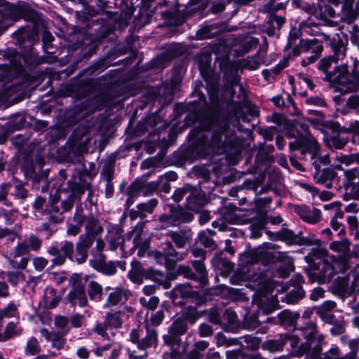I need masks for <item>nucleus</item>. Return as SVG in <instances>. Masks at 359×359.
I'll return each mask as SVG.
<instances>
[{"label": "nucleus", "mask_w": 359, "mask_h": 359, "mask_svg": "<svg viewBox=\"0 0 359 359\" xmlns=\"http://www.w3.org/2000/svg\"><path fill=\"white\" fill-rule=\"evenodd\" d=\"M200 131L192 130L199 144L205 149L222 154L238 155L241 151L240 139L231 129L227 121L207 119L201 123Z\"/></svg>", "instance_id": "obj_1"}, {"label": "nucleus", "mask_w": 359, "mask_h": 359, "mask_svg": "<svg viewBox=\"0 0 359 359\" xmlns=\"http://www.w3.org/2000/svg\"><path fill=\"white\" fill-rule=\"evenodd\" d=\"M191 298L194 299L196 306H189L184 309L181 314H178L168 328L167 334L163 335V343L172 349V358L180 359V354L175 351L182 343L181 337L188 330V324L194 325L198 318L197 306L203 304L206 301L211 299L210 290H205L202 294L196 292L191 293Z\"/></svg>", "instance_id": "obj_2"}, {"label": "nucleus", "mask_w": 359, "mask_h": 359, "mask_svg": "<svg viewBox=\"0 0 359 359\" xmlns=\"http://www.w3.org/2000/svg\"><path fill=\"white\" fill-rule=\"evenodd\" d=\"M309 280L319 284H330L333 293L342 294L347 292L349 284V276L353 278L351 288L353 291H359V271H306Z\"/></svg>", "instance_id": "obj_3"}, {"label": "nucleus", "mask_w": 359, "mask_h": 359, "mask_svg": "<svg viewBox=\"0 0 359 359\" xmlns=\"http://www.w3.org/2000/svg\"><path fill=\"white\" fill-rule=\"evenodd\" d=\"M316 333V324L312 322L306 323L299 329H296L295 333L283 334L285 345L290 344L293 355H303L311 348V340Z\"/></svg>", "instance_id": "obj_4"}, {"label": "nucleus", "mask_w": 359, "mask_h": 359, "mask_svg": "<svg viewBox=\"0 0 359 359\" xmlns=\"http://www.w3.org/2000/svg\"><path fill=\"white\" fill-rule=\"evenodd\" d=\"M114 92V89H109L79 104L72 111L74 119L78 121L96 110H100L104 106L115 104L118 100H116V96L112 95Z\"/></svg>", "instance_id": "obj_5"}, {"label": "nucleus", "mask_w": 359, "mask_h": 359, "mask_svg": "<svg viewBox=\"0 0 359 359\" xmlns=\"http://www.w3.org/2000/svg\"><path fill=\"white\" fill-rule=\"evenodd\" d=\"M240 77L235 75L232 77L231 81V86H228L225 88L224 94L227 95L228 102V109L229 115L234 116L237 121L242 120L243 121H247V116L241 106V102H244L248 97L247 92L244 89L242 85H239L240 95H238L239 102H234L233 97L235 95V90L233 89L234 86H237L239 83Z\"/></svg>", "instance_id": "obj_6"}, {"label": "nucleus", "mask_w": 359, "mask_h": 359, "mask_svg": "<svg viewBox=\"0 0 359 359\" xmlns=\"http://www.w3.org/2000/svg\"><path fill=\"white\" fill-rule=\"evenodd\" d=\"M168 207L169 211L158 217V221L161 224V228L177 226L182 224L189 223L194 219V215L182 206L170 205Z\"/></svg>", "instance_id": "obj_7"}, {"label": "nucleus", "mask_w": 359, "mask_h": 359, "mask_svg": "<svg viewBox=\"0 0 359 359\" xmlns=\"http://www.w3.org/2000/svg\"><path fill=\"white\" fill-rule=\"evenodd\" d=\"M152 255L156 262L166 269H174L177 262L184 259L183 254L177 252L170 241L164 243L162 252L155 251Z\"/></svg>", "instance_id": "obj_8"}, {"label": "nucleus", "mask_w": 359, "mask_h": 359, "mask_svg": "<svg viewBox=\"0 0 359 359\" xmlns=\"http://www.w3.org/2000/svg\"><path fill=\"white\" fill-rule=\"evenodd\" d=\"M304 283V278L303 276L299 273H295L284 287L285 290H288L289 286L293 287V289L283 297L282 301L288 304H295L304 298L306 292L302 286V284Z\"/></svg>", "instance_id": "obj_9"}, {"label": "nucleus", "mask_w": 359, "mask_h": 359, "mask_svg": "<svg viewBox=\"0 0 359 359\" xmlns=\"http://www.w3.org/2000/svg\"><path fill=\"white\" fill-rule=\"evenodd\" d=\"M48 253L53 257L51 259V267L60 266L65 264L67 258L74 252V244L71 241H65L60 247L57 243L51 245L47 250Z\"/></svg>", "instance_id": "obj_10"}, {"label": "nucleus", "mask_w": 359, "mask_h": 359, "mask_svg": "<svg viewBox=\"0 0 359 359\" xmlns=\"http://www.w3.org/2000/svg\"><path fill=\"white\" fill-rule=\"evenodd\" d=\"M72 288L67 295V299L70 304L75 306L78 304L81 308L86 306L88 304V299L84 286L81 282H76L74 278L70 279Z\"/></svg>", "instance_id": "obj_11"}, {"label": "nucleus", "mask_w": 359, "mask_h": 359, "mask_svg": "<svg viewBox=\"0 0 359 359\" xmlns=\"http://www.w3.org/2000/svg\"><path fill=\"white\" fill-rule=\"evenodd\" d=\"M302 153H309L311 154V160L313 163L316 161L317 163L326 165L330 163V156L328 154L322 155L320 153V145L313 137H306L303 143Z\"/></svg>", "instance_id": "obj_12"}, {"label": "nucleus", "mask_w": 359, "mask_h": 359, "mask_svg": "<svg viewBox=\"0 0 359 359\" xmlns=\"http://www.w3.org/2000/svg\"><path fill=\"white\" fill-rule=\"evenodd\" d=\"M264 293L263 297H261L258 302V308L259 311H262L264 313H270L277 309L278 299L276 297L271 295L267 297V294L271 293L273 290V285L268 280L263 283Z\"/></svg>", "instance_id": "obj_13"}, {"label": "nucleus", "mask_w": 359, "mask_h": 359, "mask_svg": "<svg viewBox=\"0 0 359 359\" xmlns=\"http://www.w3.org/2000/svg\"><path fill=\"white\" fill-rule=\"evenodd\" d=\"M329 253L328 251L320 247L313 248L304 257L305 261L309 264L310 269H319L321 263L325 266L322 269H327Z\"/></svg>", "instance_id": "obj_14"}, {"label": "nucleus", "mask_w": 359, "mask_h": 359, "mask_svg": "<svg viewBox=\"0 0 359 359\" xmlns=\"http://www.w3.org/2000/svg\"><path fill=\"white\" fill-rule=\"evenodd\" d=\"M323 50L322 42L317 39H301L299 43L292 49L294 56H299L302 53L312 54H321Z\"/></svg>", "instance_id": "obj_15"}, {"label": "nucleus", "mask_w": 359, "mask_h": 359, "mask_svg": "<svg viewBox=\"0 0 359 359\" xmlns=\"http://www.w3.org/2000/svg\"><path fill=\"white\" fill-rule=\"evenodd\" d=\"M93 258L90 259V266L94 269H124L126 262L124 261L114 262L109 261L107 264L105 262V256L102 252H95L92 250Z\"/></svg>", "instance_id": "obj_16"}, {"label": "nucleus", "mask_w": 359, "mask_h": 359, "mask_svg": "<svg viewBox=\"0 0 359 359\" xmlns=\"http://www.w3.org/2000/svg\"><path fill=\"white\" fill-rule=\"evenodd\" d=\"M207 203L205 194L200 189L192 187L186 198V207L194 212L199 211Z\"/></svg>", "instance_id": "obj_17"}, {"label": "nucleus", "mask_w": 359, "mask_h": 359, "mask_svg": "<svg viewBox=\"0 0 359 359\" xmlns=\"http://www.w3.org/2000/svg\"><path fill=\"white\" fill-rule=\"evenodd\" d=\"M314 169V180L317 184L323 185L325 188H331L332 181L336 177V172L332 168H324L320 170V165L316 161L312 163Z\"/></svg>", "instance_id": "obj_18"}, {"label": "nucleus", "mask_w": 359, "mask_h": 359, "mask_svg": "<svg viewBox=\"0 0 359 359\" xmlns=\"http://www.w3.org/2000/svg\"><path fill=\"white\" fill-rule=\"evenodd\" d=\"M144 327L146 334L142 336L140 342L138 343V349L145 351L151 347L156 348L158 341V331L149 324V321L144 322Z\"/></svg>", "instance_id": "obj_19"}, {"label": "nucleus", "mask_w": 359, "mask_h": 359, "mask_svg": "<svg viewBox=\"0 0 359 359\" xmlns=\"http://www.w3.org/2000/svg\"><path fill=\"white\" fill-rule=\"evenodd\" d=\"M294 210L301 219L307 223L316 224L320 220L321 212L316 208H310L304 205H297Z\"/></svg>", "instance_id": "obj_20"}, {"label": "nucleus", "mask_w": 359, "mask_h": 359, "mask_svg": "<svg viewBox=\"0 0 359 359\" xmlns=\"http://www.w3.org/2000/svg\"><path fill=\"white\" fill-rule=\"evenodd\" d=\"M24 333L25 330L18 321H10L6 325L4 332L0 333V340H2L3 342H6L11 339L20 337Z\"/></svg>", "instance_id": "obj_21"}, {"label": "nucleus", "mask_w": 359, "mask_h": 359, "mask_svg": "<svg viewBox=\"0 0 359 359\" xmlns=\"http://www.w3.org/2000/svg\"><path fill=\"white\" fill-rule=\"evenodd\" d=\"M0 14L4 18L12 20L13 22L22 17L27 19L25 16L23 8L15 6L8 2H5L0 6Z\"/></svg>", "instance_id": "obj_22"}, {"label": "nucleus", "mask_w": 359, "mask_h": 359, "mask_svg": "<svg viewBox=\"0 0 359 359\" xmlns=\"http://www.w3.org/2000/svg\"><path fill=\"white\" fill-rule=\"evenodd\" d=\"M168 235L178 248H184L192 239L191 229L171 231Z\"/></svg>", "instance_id": "obj_23"}, {"label": "nucleus", "mask_w": 359, "mask_h": 359, "mask_svg": "<svg viewBox=\"0 0 359 359\" xmlns=\"http://www.w3.org/2000/svg\"><path fill=\"white\" fill-rule=\"evenodd\" d=\"M43 215L51 223H60L65 219L63 212L57 205V202L48 203L43 211Z\"/></svg>", "instance_id": "obj_24"}, {"label": "nucleus", "mask_w": 359, "mask_h": 359, "mask_svg": "<svg viewBox=\"0 0 359 359\" xmlns=\"http://www.w3.org/2000/svg\"><path fill=\"white\" fill-rule=\"evenodd\" d=\"M13 35L20 48H27V50L31 49L33 46V41L29 27H22Z\"/></svg>", "instance_id": "obj_25"}, {"label": "nucleus", "mask_w": 359, "mask_h": 359, "mask_svg": "<svg viewBox=\"0 0 359 359\" xmlns=\"http://www.w3.org/2000/svg\"><path fill=\"white\" fill-rule=\"evenodd\" d=\"M68 184L72 191L69 196H74L75 199L78 198L79 200H80L81 196L84 194L86 190L90 189L91 184L90 182L83 179L81 176L74 180H69Z\"/></svg>", "instance_id": "obj_26"}, {"label": "nucleus", "mask_w": 359, "mask_h": 359, "mask_svg": "<svg viewBox=\"0 0 359 359\" xmlns=\"http://www.w3.org/2000/svg\"><path fill=\"white\" fill-rule=\"evenodd\" d=\"M158 200L156 198H151L146 203H142L137 205V211H131L130 217L135 219L137 217L143 219L147 217V214L153 213L154 209L158 205Z\"/></svg>", "instance_id": "obj_27"}, {"label": "nucleus", "mask_w": 359, "mask_h": 359, "mask_svg": "<svg viewBox=\"0 0 359 359\" xmlns=\"http://www.w3.org/2000/svg\"><path fill=\"white\" fill-rule=\"evenodd\" d=\"M178 274L195 280L199 285L205 286L208 281L207 271H177Z\"/></svg>", "instance_id": "obj_28"}, {"label": "nucleus", "mask_w": 359, "mask_h": 359, "mask_svg": "<svg viewBox=\"0 0 359 359\" xmlns=\"http://www.w3.org/2000/svg\"><path fill=\"white\" fill-rule=\"evenodd\" d=\"M147 272H149V278L165 288L170 287V280L173 279L171 277L172 274L168 273V271H147Z\"/></svg>", "instance_id": "obj_29"}, {"label": "nucleus", "mask_w": 359, "mask_h": 359, "mask_svg": "<svg viewBox=\"0 0 359 359\" xmlns=\"http://www.w3.org/2000/svg\"><path fill=\"white\" fill-rule=\"evenodd\" d=\"M299 318V314L298 313L284 310L278 314V325L285 327H294Z\"/></svg>", "instance_id": "obj_30"}, {"label": "nucleus", "mask_w": 359, "mask_h": 359, "mask_svg": "<svg viewBox=\"0 0 359 359\" xmlns=\"http://www.w3.org/2000/svg\"><path fill=\"white\" fill-rule=\"evenodd\" d=\"M333 63H337L334 61V57L329 56V57H325V58L320 60V61L319 62L318 67L320 70H322L323 72H324L326 74V78L330 82L335 83V84L344 86L346 88V90H347V84L341 83L339 82L332 81L330 79V76L335 74L338 71V69L341 67V65H340V66L337 67V68H335V69L333 72H329L328 69Z\"/></svg>", "instance_id": "obj_31"}, {"label": "nucleus", "mask_w": 359, "mask_h": 359, "mask_svg": "<svg viewBox=\"0 0 359 359\" xmlns=\"http://www.w3.org/2000/svg\"><path fill=\"white\" fill-rule=\"evenodd\" d=\"M127 300V295L126 292L120 288H116L109 293L104 306L109 307L117 305L118 304L124 303Z\"/></svg>", "instance_id": "obj_32"}, {"label": "nucleus", "mask_w": 359, "mask_h": 359, "mask_svg": "<svg viewBox=\"0 0 359 359\" xmlns=\"http://www.w3.org/2000/svg\"><path fill=\"white\" fill-rule=\"evenodd\" d=\"M317 332L312 337L311 348L305 353L310 355L311 359H319L322 352V342L323 341V337L319 335L316 337Z\"/></svg>", "instance_id": "obj_33"}, {"label": "nucleus", "mask_w": 359, "mask_h": 359, "mask_svg": "<svg viewBox=\"0 0 359 359\" xmlns=\"http://www.w3.org/2000/svg\"><path fill=\"white\" fill-rule=\"evenodd\" d=\"M284 346L285 339L283 334H280L277 339H269L264 341L262 344V348L264 350L273 353L283 351Z\"/></svg>", "instance_id": "obj_34"}, {"label": "nucleus", "mask_w": 359, "mask_h": 359, "mask_svg": "<svg viewBox=\"0 0 359 359\" xmlns=\"http://www.w3.org/2000/svg\"><path fill=\"white\" fill-rule=\"evenodd\" d=\"M220 276L224 278L230 276V283L233 285H241L247 278L245 271H220Z\"/></svg>", "instance_id": "obj_35"}, {"label": "nucleus", "mask_w": 359, "mask_h": 359, "mask_svg": "<svg viewBox=\"0 0 359 359\" xmlns=\"http://www.w3.org/2000/svg\"><path fill=\"white\" fill-rule=\"evenodd\" d=\"M91 332L95 333L101 337L102 339L110 341L116 334V331L111 330L104 322L97 323L92 330Z\"/></svg>", "instance_id": "obj_36"}, {"label": "nucleus", "mask_w": 359, "mask_h": 359, "mask_svg": "<svg viewBox=\"0 0 359 359\" xmlns=\"http://www.w3.org/2000/svg\"><path fill=\"white\" fill-rule=\"evenodd\" d=\"M298 240V242H297V245L313 246L315 248L321 246V241L313 233L303 236V233L299 231Z\"/></svg>", "instance_id": "obj_37"}, {"label": "nucleus", "mask_w": 359, "mask_h": 359, "mask_svg": "<svg viewBox=\"0 0 359 359\" xmlns=\"http://www.w3.org/2000/svg\"><path fill=\"white\" fill-rule=\"evenodd\" d=\"M285 23V18L278 15H271L268 20L269 27L266 29V33L269 36H273L276 34V29H280Z\"/></svg>", "instance_id": "obj_38"}, {"label": "nucleus", "mask_w": 359, "mask_h": 359, "mask_svg": "<svg viewBox=\"0 0 359 359\" xmlns=\"http://www.w3.org/2000/svg\"><path fill=\"white\" fill-rule=\"evenodd\" d=\"M256 255L257 263L260 262L264 266H266L277 260V255L276 253L262 250L259 248L256 249Z\"/></svg>", "instance_id": "obj_39"}, {"label": "nucleus", "mask_w": 359, "mask_h": 359, "mask_svg": "<svg viewBox=\"0 0 359 359\" xmlns=\"http://www.w3.org/2000/svg\"><path fill=\"white\" fill-rule=\"evenodd\" d=\"M107 241L109 243L111 250H116L123 242L121 233L118 229H113L109 231L107 236Z\"/></svg>", "instance_id": "obj_40"}, {"label": "nucleus", "mask_w": 359, "mask_h": 359, "mask_svg": "<svg viewBox=\"0 0 359 359\" xmlns=\"http://www.w3.org/2000/svg\"><path fill=\"white\" fill-rule=\"evenodd\" d=\"M44 299L49 308H55L59 304L61 297L52 287H46L44 292Z\"/></svg>", "instance_id": "obj_41"}, {"label": "nucleus", "mask_w": 359, "mask_h": 359, "mask_svg": "<svg viewBox=\"0 0 359 359\" xmlns=\"http://www.w3.org/2000/svg\"><path fill=\"white\" fill-rule=\"evenodd\" d=\"M208 342L204 340L198 341L194 344V348L189 353V359H201L208 347Z\"/></svg>", "instance_id": "obj_42"}, {"label": "nucleus", "mask_w": 359, "mask_h": 359, "mask_svg": "<svg viewBox=\"0 0 359 359\" xmlns=\"http://www.w3.org/2000/svg\"><path fill=\"white\" fill-rule=\"evenodd\" d=\"M104 322L111 330L114 331L121 327L123 323L118 312L107 313Z\"/></svg>", "instance_id": "obj_43"}, {"label": "nucleus", "mask_w": 359, "mask_h": 359, "mask_svg": "<svg viewBox=\"0 0 359 359\" xmlns=\"http://www.w3.org/2000/svg\"><path fill=\"white\" fill-rule=\"evenodd\" d=\"M256 263H257L256 250L243 252L240 255L238 264L242 269Z\"/></svg>", "instance_id": "obj_44"}, {"label": "nucleus", "mask_w": 359, "mask_h": 359, "mask_svg": "<svg viewBox=\"0 0 359 359\" xmlns=\"http://www.w3.org/2000/svg\"><path fill=\"white\" fill-rule=\"evenodd\" d=\"M19 315L18 306L13 302H11L6 306L0 309V321L4 323V318H18Z\"/></svg>", "instance_id": "obj_45"}, {"label": "nucleus", "mask_w": 359, "mask_h": 359, "mask_svg": "<svg viewBox=\"0 0 359 359\" xmlns=\"http://www.w3.org/2000/svg\"><path fill=\"white\" fill-rule=\"evenodd\" d=\"M215 269H233L234 264L224 257L222 254L217 255L211 260Z\"/></svg>", "instance_id": "obj_46"}, {"label": "nucleus", "mask_w": 359, "mask_h": 359, "mask_svg": "<svg viewBox=\"0 0 359 359\" xmlns=\"http://www.w3.org/2000/svg\"><path fill=\"white\" fill-rule=\"evenodd\" d=\"M192 255L196 259L192 261L194 269H205L203 262L205 259V251L201 248H195L191 250Z\"/></svg>", "instance_id": "obj_47"}, {"label": "nucleus", "mask_w": 359, "mask_h": 359, "mask_svg": "<svg viewBox=\"0 0 359 359\" xmlns=\"http://www.w3.org/2000/svg\"><path fill=\"white\" fill-rule=\"evenodd\" d=\"M88 294L91 300L100 302L102 299V287L97 283L90 281L88 285Z\"/></svg>", "instance_id": "obj_48"}, {"label": "nucleus", "mask_w": 359, "mask_h": 359, "mask_svg": "<svg viewBox=\"0 0 359 359\" xmlns=\"http://www.w3.org/2000/svg\"><path fill=\"white\" fill-rule=\"evenodd\" d=\"M350 242L346 238H342L340 241H333L330 244V248L334 252L346 255L350 251Z\"/></svg>", "instance_id": "obj_49"}, {"label": "nucleus", "mask_w": 359, "mask_h": 359, "mask_svg": "<svg viewBox=\"0 0 359 359\" xmlns=\"http://www.w3.org/2000/svg\"><path fill=\"white\" fill-rule=\"evenodd\" d=\"M41 351V345L35 337H30L24 348L26 355H36Z\"/></svg>", "instance_id": "obj_50"}, {"label": "nucleus", "mask_w": 359, "mask_h": 359, "mask_svg": "<svg viewBox=\"0 0 359 359\" xmlns=\"http://www.w3.org/2000/svg\"><path fill=\"white\" fill-rule=\"evenodd\" d=\"M142 236V231H139L133 238L134 247L139 249L137 255L140 256L144 253L149 245V241L146 238H143Z\"/></svg>", "instance_id": "obj_51"}, {"label": "nucleus", "mask_w": 359, "mask_h": 359, "mask_svg": "<svg viewBox=\"0 0 359 359\" xmlns=\"http://www.w3.org/2000/svg\"><path fill=\"white\" fill-rule=\"evenodd\" d=\"M166 310L167 306L166 304L164 302L161 305L160 309L157 311L151 314L150 318V322L149 323L153 327H157L161 324L165 318V311Z\"/></svg>", "instance_id": "obj_52"}, {"label": "nucleus", "mask_w": 359, "mask_h": 359, "mask_svg": "<svg viewBox=\"0 0 359 359\" xmlns=\"http://www.w3.org/2000/svg\"><path fill=\"white\" fill-rule=\"evenodd\" d=\"M280 241L286 243L289 245H297L298 242V233H294V231L286 228L280 229Z\"/></svg>", "instance_id": "obj_53"}, {"label": "nucleus", "mask_w": 359, "mask_h": 359, "mask_svg": "<svg viewBox=\"0 0 359 359\" xmlns=\"http://www.w3.org/2000/svg\"><path fill=\"white\" fill-rule=\"evenodd\" d=\"M258 318L259 313L257 312L247 313L244 318L245 327L249 330H254L257 329L260 324V320Z\"/></svg>", "instance_id": "obj_54"}, {"label": "nucleus", "mask_w": 359, "mask_h": 359, "mask_svg": "<svg viewBox=\"0 0 359 359\" xmlns=\"http://www.w3.org/2000/svg\"><path fill=\"white\" fill-rule=\"evenodd\" d=\"M344 175L346 180L344 184L346 189L355 183L359 182L358 172L355 168L345 170Z\"/></svg>", "instance_id": "obj_55"}, {"label": "nucleus", "mask_w": 359, "mask_h": 359, "mask_svg": "<svg viewBox=\"0 0 359 359\" xmlns=\"http://www.w3.org/2000/svg\"><path fill=\"white\" fill-rule=\"evenodd\" d=\"M95 239V233H86L85 235L80 236V241L77 243L76 246L88 252V250L92 246Z\"/></svg>", "instance_id": "obj_56"}, {"label": "nucleus", "mask_w": 359, "mask_h": 359, "mask_svg": "<svg viewBox=\"0 0 359 359\" xmlns=\"http://www.w3.org/2000/svg\"><path fill=\"white\" fill-rule=\"evenodd\" d=\"M100 176L104 182L112 181L114 178V164L111 162L106 163L102 167Z\"/></svg>", "instance_id": "obj_57"}, {"label": "nucleus", "mask_w": 359, "mask_h": 359, "mask_svg": "<svg viewBox=\"0 0 359 359\" xmlns=\"http://www.w3.org/2000/svg\"><path fill=\"white\" fill-rule=\"evenodd\" d=\"M88 257V252L76 246V252L71 254L69 259L78 264H83L86 262Z\"/></svg>", "instance_id": "obj_58"}, {"label": "nucleus", "mask_w": 359, "mask_h": 359, "mask_svg": "<svg viewBox=\"0 0 359 359\" xmlns=\"http://www.w3.org/2000/svg\"><path fill=\"white\" fill-rule=\"evenodd\" d=\"M348 142V140L346 137L334 135L330 137L327 141V144L331 149H341Z\"/></svg>", "instance_id": "obj_59"}, {"label": "nucleus", "mask_w": 359, "mask_h": 359, "mask_svg": "<svg viewBox=\"0 0 359 359\" xmlns=\"http://www.w3.org/2000/svg\"><path fill=\"white\" fill-rule=\"evenodd\" d=\"M215 28L212 25L205 26L201 28L196 32V38L199 40H203L206 39H210L216 36L217 31L214 32Z\"/></svg>", "instance_id": "obj_60"}, {"label": "nucleus", "mask_w": 359, "mask_h": 359, "mask_svg": "<svg viewBox=\"0 0 359 359\" xmlns=\"http://www.w3.org/2000/svg\"><path fill=\"white\" fill-rule=\"evenodd\" d=\"M240 66L242 69H247L249 70L257 69L260 63L257 56L248 57L240 62Z\"/></svg>", "instance_id": "obj_61"}, {"label": "nucleus", "mask_w": 359, "mask_h": 359, "mask_svg": "<svg viewBox=\"0 0 359 359\" xmlns=\"http://www.w3.org/2000/svg\"><path fill=\"white\" fill-rule=\"evenodd\" d=\"M128 275L130 280L137 285L142 284L144 278H149L147 271H128Z\"/></svg>", "instance_id": "obj_62"}, {"label": "nucleus", "mask_w": 359, "mask_h": 359, "mask_svg": "<svg viewBox=\"0 0 359 359\" xmlns=\"http://www.w3.org/2000/svg\"><path fill=\"white\" fill-rule=\"evenodd\" d=\"M226 359H257V357L252 354H246L243 351L231 350L226 353Z\"/></svg>", "instance_id": "obj_63"}, {"label": "nucleus", "mask_w": 359, "mask_h": 359, "mask_svg": "<svg viewBox=\"0 0 359 359\" xmlns=\"http://www.w3.org/2000/svg\"><path fill=\"white\" fill-rule=\"evenodd\" d=\"M348 347L350 352L344 355L342 359H356L358 351L359 349V337L349 340Z\"/></svg>", "instance_id": "obj_64"}]
</instances>
